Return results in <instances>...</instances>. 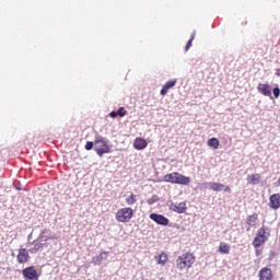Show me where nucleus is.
<instances>
[{
	"label": "nucleus",
	"instance_id": "nucleus-18",
	"mask_svg": "<svg viewBox=\"0 0 280 280\" xmlns=\"http://www.w3.org/2000/svg\"><path fill=\"white\" fill-rule=\"evenodd\" d=\"M106 256H108V252H103L100 255L93 257L92 262L94 264V266H100V264H102V261L106 259Z\"/></svg>",
	"mask_w": 280,
	"mask_h": 280
},
{
	"label": "nucleus",
	"instance_id": "nucleus-14",
	"mask_svg": "<svg viewBox=\"0 0 280 280\" xmlns=\"http://www.w3.org/2000/svg\"><path fill=\"white\" fill-rule=\"evenodd\" d=\"M135 150H145L148 148V141L143 138H136L133 141Z\"/></svg>",
	"mask_w": 280,
	"mask_h": 280
},
{
	"label": "nucleus",
	"instance_id": "nucleus-24",
	"mask_svg": "<svg viewBox=\"0 0 280 280\" xmlns=\"http://www.w3.org/2000/svg\"><path fill=\"white\" fill-rule=\"evenodd\" d=\"M194 38H196V32H194L190 36V39L187 42L186 47H185V51H189V49H191V45L194 43Z\"/></svg>",
	"mask_w": 280,
	"mask_h": 280
},
{
	"label": "nucleus",
	"instance_id": "nucleus-27",
	"mask_svg": "<svg viewBox=\"0 0 280 280\" xmlns=\"http://www.w3.org/2000/svg\"><path fill=\"white\" fill-rule=\"evenodd\" d=\"M273 96L277 98H279L280 96V89L279 88H273L272 90Z\"/></svg>",
	"mask_w": 280,
	"mask_h": 280
},
{
	"label": "nucleus",
	"instance_id": "nucleus-17",
	"mask_svg": "<svg viewBox=\"0 0 280 280\" xmlns=\"http://www.w3.org/2000/svg\"><path fill=\"white\" fill-rule=\"evenodd\" d=\"M247 183L249 185H259L261 183V175L260 174H252L247 176Z\"/></svg>",
	"mask_w": 280,
	"mask_h": 280
},
{
	"label": "nucleus",
	"instance_id": "nucleus-25",
	"mask_svg": "<svg viewBox=\"0 0 280 280\" xmlns=\"http://www.w3.org/2000/svg\"><path fill=\"white\" fill-rule=\"evenodd\" d=\"M117 114H118V117H126L128 112L126 110V108L119 107L118 110H117Z\"/></svg>",
	"mask_w": 280,
	"mask_h": 280
},
{
	"label": "nucleus",
	"instance_id": "nucleus-28",
	"mask_svg": "<svg viewBox=\"0 0 280 280\" xmlns=\"http://www.w3.org/2000/svg\"><path fill=\"white\" fill-rule=\"evenodd\" d=\"M109 117H112V119H115V117H119V115L117 114V112H110Z\"/></svg>",
	"mask_w": 280,
	"mask_h": 280
},
{
	"label": "nucleus",
	"instance_id": "nucleus-10",
	"mask_svg": "<svg viewBox=\"0 0 280 280\" xmlns=\"http://www.w3.org/2000/svg\"><path fill=\"white\" fill-rule=\"evenodd\" d=\"M257 91H259L261 95H265V97H270V95H272V88L268 83H259Z\"/></svg>",
	"mask_w": 280,
	"mask_h": 280
},
{
	"label": "nucleus",
	"instance_id": "nucleus-7",
	"mask_svg": "<svg viewBox=\"0 0 280 280\" xmlns=\"http://www.w3.org/2000/svg\"><path fill=\"white\" fill-rule=\"evenodd\" d=\"M149 218L150 220H153V222H155L156 224H160L161 226H167V224H170V219L165 218V215L163 214L151 213Z\"/></svg>",
	"mask_w": 280,
	"mask_h": 280
},
{
	"label": "nucleus",
	"instance_id": "nucleus-11",
	"mask_svg": "<svg viewBox=\"0 0 280 280\" xmlns=\"http://www.w3.org/2000/svg\"><path fill=\"white\" fill-rule=\"evenodd\" d=\"M170 210L174 211L175 213H185V211H187V203L185 201L171 203Z\"/></svg>",
	"mask_w": 280,
	"mask_h": 280
},
{
	"label": "nucleus",
	"instance_id": "nucleus-16",
	"mask_svg": "<svg viewBox=\"0 0 280 280\" xmlns=\"http://www.w3.org/2000/svg\"><path fill=\"white\" fill-rule=\"evenodd\" d=\"M269 202H270L271 209H279V207H280V195L279 194L271 195L270 198H269Z\"/></svg>",
	"mask_w": 280,
	"mask_h": 280
},
{
	"label": "nucleus",
	"instance_id": "nucleus-23",
	"mask_svg": "<svg viewBox=\"0 0 280 280\" xmlns=\"http://www.w3.org/2000/svg\"><path fill=\"white\" fill-rule=\"evenodd\" d=\"M45 248V243H35L31 253H38V250H43Z\"/></svg>",
	"mask_w": 280,
	"mask_h": 280
},
{
	"label": "nucleus",
	"instance_id": "nucleus-21",
	"mask_svg": "<svg viewBox=\"0 0 280 280\" xmlns=\"http://www.w3.org/2000/svg\"><path fill=\"white\" fill-rule=\"evenodd\" d=\"M257 220H258L257 213L248 215L247 217V224H248V226H256L257 225Z\"/></svg>",
	"mask_w": 280,
	"mask_h": 280
},
{
	"label": "nucleus",
	"instance_id": "nucleus-19",
	"mask_svg": "<svg viewBox=\"0 0 280 280\" xmlns=\"http://www.w3.org/2000/svg\"><path fill=\"white\" fill-rule=\"evenodd\" d=\"M219 253H221V255H229V253H231V245L224 242L220 243Z\"/></svg>",
	"mask_w": 280,
	"mask_h": 280
},
{
	"label": "nucleus",
	"instance_id": "nucleus-20",
	"mask_svg": "<svg viewBox=\"0 0 280 280\" xmlns=\"http://www.w3.org/2000/svg\"><path fill=\"white\" fill-rule=\"evenodd\" d=\"M208 145L213 150H218V148H220V140H218V138H210L208 140Z\"/></svg>",
	"mask_w": 280,
	"mask_h": 280
},
{
	"label": "nucleus",
	"instance_id": "nucleus-2",
	"mask_svg": "<svg viewBox=\"0 0 280 280\" xmlns=\"http://www.w3.org/2000/svg\"><path fill=\"white\" fill-rule=\"evenodd\" d=\"M164 183H171L172 185H189L191 183V178L178 173L173 172L164 175Z\"/></svg>",
	"mask_w": 280,
	"mask_h": 280
},
{
	"label": "nucleus",
	"instance_id": "nucleus-5",
	"mask_svg": "<svg viewBox=\"0 0 280 280\" xmlns=\"http://www.w3.org/2000/svg\"><path fill=\"white\" fill-rule=\"evenodd\" d=\"M132 218H135V210L130 207L120 208L116 212L117 222H121L122 224L130 222Z\"/></svg>",
	"mask_w": 280,
	"mask_h": 280
},
{
	"label": "nucleus",
	"instance_id": "nucleus-26",
	"mask_svg": "<svg viewBox=\"0 0 280 280\" xmlns=\"http://www.w3.org/2000/svg\"><path fill=\"white\" fill-rule=\"evenodd\" d=\"M93 145H95V142L88 141L85 143V150H88V151L93 150Z\"/></svg>",
	"mask_w": 280,
	"mask_h": 280
},
{
	"label": "nucleus",
	"instance_id": "nucleus-13",
	"mask_svg": "<svg viewBox=\"0 0 280 280\" xmlns=\"http://www.w3.org/2000/svg\"><path fill=\"white\" fill-rule=\"evenodd\" d=\"M272 270L268 267L260 269L259 280H272Z\"/></svg>",
	"mask_w": 280,
	"mask_h": 280
},
{
	"label": "nucleus",
	"instance_id": "nucleus-15",
	"mask_svg": "<svg viewBox=\"0 0 280 280\" xmlns=\"http://www.w3.org/2000/svg\"><path fill=\"white\" fill-rule=\"evenodd\" d=\"M176 82H177L176 79L171 80V81H167V82L163 85V88H162V90H161V92H160L161 95H163V96L167 95V92L170 91V89H174V86H176Z\"/></svg>",
	"mask_w": 280,
	"mask_h": 280
},
{
	"label": "nucleus",
	"instance_id": "nucleus-3",
	"mask_svg": "<svg viewBox=\"0 0 280 280\" xmlns=\"http://www.w3.org/2000/svg\"><path fill=\"white\" fill-rule=\"evenodd\" d=\"M270 240V228L262 225L260 229H258L254 241L253 246L254 248H259V246H262V244H266Z\"/></svg>",
	"mask_w": 280,
	"mask_h": 280
},
{
	"label": "nucleus",
	"instance_id": "nucleus-9",
	"mask_svg": "<svg viewBox=\"0 0 280 280\" xmlns=\"http://www.w3.org/2000/svg\"><path fill=\"white\" fill-rule=\"evenodd\" d=\"M210 189L212 191H224V194H231V186L224 185L222 183H211Z\"/></svg>",
	"mask_w": 280,
	"mask_h": 280
},
{
	"label": "nucleus",
	"instance_id": "nucleus-22",
	"mask_svg": "<svg viewBox=\"0 0 280 280\" xmlns=\"http://www.w3.org/2000/svg\"><path fill=\"white\" fill-rule=\"evenodd\" d=\"M126 203L132 207V205H137V195L131 194L129 197L126 198Z\"/></svg>",
	"mask_w": 280,
	"mask_h": 280
},
{
	"label": "nucleus",
	"instance_id": "nucleus-4",
	"mask_svg": "<svg viewBox=\"0 0 280 280\" xmlns=\"http://www.w3.org/2000/svg\"><path fill=\"white\" fill-rule=\"evenodd\" d=\"M95 152L97 156L103 158L104 154H110V145H108V141L102 136H97L94 140Z\"/></svg>",
	"mask_w": 280,
	"mask_h": 280
},
{
	"label": "nucleus",
	"instance_id": "nucleus-12",
	"mask_svg": "<svg viewBox=\"0 0 280 280\" xmlns=\"http://www.w3.org/2000/svg\"><path fill=\"white\" fill-rule=\"evenodd\" d=\"M154 259L159 266H165L170 261V256H167V253L161 252L160 255L154 256Z\"/></svg>",
	"mask_w": 280,
	"mask_h": 280
},
{
	"label": "nucleus",
	"instance_id": "nucleus-6",
	"mask_svg": "<svg viewBox=\"0 0 280 280\" xmlns=\"http://www.w3.org/2000/svg\"><path fill=\"white\" fill-rule=\"evenodd\" d=\"M24 280H38L40 275L36 271L34 266L26 267L22 270Z\"/></svg>",
	"mask_w": 280,
	"mask_h": 280
},
{
	"label": "nucleus",
	"instance_id": "nucleus-29",
	"mask_svg": "<svg viewBox=\"0 0 280 280\" xmlns=\"http://www.w3.org/2000/svg\"><path fill=\"white\" fill-rule=\"evenodd\" d=\"M43 233H47V230H44Z\"/></svg>",
	"mask_w": 280,
	"mask_h": 280
},
{
	"label": "nucleus",
	"instance_id": "nucleus-1",
	"mask_svg": "<svg viewBox=\"0 0 280 280\" xmlns=\"http://www.w3.org/2000/svg\"><path fill=\"white\" fill-rule=\"evenodd\" d=\"M194 264H196V255L194 253H184L176 259L177 270H189V268H194Z\"/></svg>",
	"mask_w": 280,
	"mask_h": 280
},
{
	"label": "nucleus",
	"instance_id": "nucleus-8",
	"mask_svg": "<svg viewBox=\"0 0 280 280\" xmlns=\"http://www.w3.org/2000/svg\"><path fill=\"white\" fill-rule=\"evenodd\" d=\"M30 259V250H27V248H20L16 256L18 264H27Z\"/></svg>",
	"mask_w": 280,
	"mask_h": 280
}]
</instances>
